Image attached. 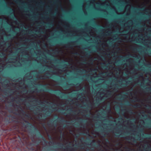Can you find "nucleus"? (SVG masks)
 Instances as JSON below:
<instances>
[{
	"instance_id": "f257e3e1",
	"label": "nucleus",
	"mask_w": 151,
	"mask_h": 151,
	"mask_svg": "<svg viewBox=\"0 0 151 151\" xmlns=\"http://www.w3.org/2000/svg\"><path fill=\"white\" fill-rule=\"evenodd\" d=\"M87 3L89 4V6L91 4H92L94 8L96 9L99 10V8H97L96 6V4L98 5H106L107 6H109L110 7L111 9L114 10L116 13L117 14H122L124 13L125 12H126V15L128 16L131 13V5L130 4L127 5L124 9V10L123 11L118 12L117 10L116 9L115 6H113L109 2L108 0H106L104 2H101L100 0H99L97 2H96L94 0L89 1Z\"/></svg>"
},
{
	"instance_id": "f03ea898",
	"label": "nucleus",
	"mask_w": 151,
	"mask_h": 151,
	"mask_svg": "<svg viewBox=\"0 0 151 151\" xmlns=\"http://www.w3.org/2000/svg\"><path fill=\"white\" fill-rule=\"evenodd\" d=\"M99 24L101 26L104 27H107L109 26L111 27V29L109 30V31H114L118 30L120 31V27L116 24H113L112 23L109 24L108 20L105 19H102L99 21Z\"/></svg>"
},
{
	"instance_id": "7ed1b4c3",
	"label": "nucleus",
	"mask_w": 151,
	"mask_h": 151,
	"mask_svg": "<svg viewBox=\"0 0 151 151\" xmlns=\"http://www.w3.org/2000/svg\"><path fill=\"white\" fill-rule=\"evenodd\" d=\"M90 29V31L89 32L87 31V32L89 34L86 33L82 31L81 30H75L73 31H71V32L74 36H83L84 34H86L88 36L90 35L91 36L94 37L95 34L94 32L93 31L94 29L91 27Z\"/></svg>"
},
{
	"instance_id": "20e7f679",
	"label": "nucleus",
	"mask_w": 151,
	"mask_h": 151,
	"mask_svg": "<svg viewBox=\"0 0 151 151\" xmlns=\"http://www.w3.org/2000/svg\"><path fill=\"white\" fill-rule=\"evenodd\" d=\"M62 53L63 55L62 56V58L63 60L65 59L66 61L71 63L72 65H73L74 64L75 61L73 58H71L70 56L68 51H67L65 52L64 51H63Z\"/></svg>"
},
{
	"instance_id": "39448f33",
	"label": "nucleus",
	"mask_w": 151,
	"mask_h": 151,
	"mask_svg": "<svg viewBox=\"0 0 151 151\" xmlns=\"http://www.w3.org/2000/svg\"><path fill=\"white\" fill-rule=\"evenodd\" d=\"M58 23L57 24V28L59 29L62 32H64L63 29L61 27L59 24V23L65 25L67 27H69V24L68 23H66L64 22L63 20L61 19H58Z\"/></svg>"
},
{
	"instance_id": "423d86ee",
	"label": "nucleus",
	"mask_w": 151,
	"mask_h": 151,
	"mask_svg": "<svg viewBox=\"0 0 151 151\" xmlns=\"http://www.w3.org/2000/svg\"><path fill=\"white\" fill-rule=\"evenodd\" d=\"M65 138H66V141L69 143H72L74 140L73 137L69 135V134L68 133H67Z\"/></svg>"
},
{
	"instance_id": "0eeeda50",
	"label": "nucleus",
	"mask_w": 151,
	"mask_h": 151,
	"mask_svg": "<svg viewBox=\"0 0 151 151\" xmlns=\"http://www.w3.org/2000/svg\"><path fill=\"white\" fill-rule=\"evenodd\" d=\"M3 18L6 20V22L8 24H9L11 26L13 27V23L14 22V21L12 19H9L8 17H4Z\"/></svg>"
},
{
	"instance_id": "6e6552de",
	"label": "nucleus",
	"mask_w": 151,
	"mask_h": 151,
	"mask_svg": "<svg viewBox=\"0 0 151 151\" xmlns=\"http://www.w3.org/2000/svg\"><path fill=\"white\" fill-rule=\"evenodd\" d=\"M64 5L67 9H68L70 6V4L68 0H63Z\"/></svg>"
},
{
	"instance_id": "1a4fd4ad",
	"label": "nucleus",
	"mask_w": 151,
	"mask_h": 151,
	"mask_svg": "<svg viewBox=\"0 0 151 151\" xmlns=\"http://www.w3.org/2000/svg\"><path fill=\"white\" fill-rule=\"evenodd\" d=\"M85 90L89 93H90V86L89 84L87 83L85 85Z\"/></svg>"
},
{
	"instance_id": "9d476101",
	"label": "nucleus",
	"mask_w": 151,
	"mask_h": 151,
	"mask_svg": "<svg viewBox=\"0 0 151 151\" xmlns=\"http://www.w3.org/2000/svg\"><path fill=\"white\" fill-rule=\"evenodd\" d=\"M87 3L84 2L82 6L83 10L85 14H86L87 13L86 10V7L87 5Z\"/></svg>"
},
{
	"instance_id": "9b49d317",
	"label": "nucleus",
	"mask_w": 151,
	"mask_h": 151,
	"mask_svg": "<svg viewBox=\"0 0 151 151\" xmlns=\"http://www.w3.org/2000/svg\"><path fill=\"white\" fill-rule=\"evenodd\" d=\"M75 60L76 61V62H78V58L77 57H75L74 58ZM78 62L75 64V69H78V68L80 67V66L78 65Z\"/></svg>"
},
{
	"instance_id": "f8f14e48",
	"label": "nucleus",
	"mask_w": 151,
	"mask_h": 151,
	"mask_svg": "<svg viewBox=\"0 0 151 151\" xmlns=\"http://www.w3.org/2000/svg\"><path fill=\"white\" fill-rule=\"evenodd\" d=\"M15 62L17 63V64H15V63H14V62H12L13 63H11V64L15 66H16V67L20 66L21 65V64L19 62V61H17V60H16Z\"/></svg>"
},
{
	"instance_id": "ddd939ff",
	"label": "nucleus",
	"mask_w": 151,
	"mask_h": 151,
	"mask_svg": "<svg viewBox=\"0 0 151 151\" xmlns=\"http://www.w3.org/2000/svg\"><path fill=\"white\" fill-rule=\"evenodd\" d=\"M2 60H0V68L1 70H2L4 69L5 67V65L4 64L2 63Z\"/></svg>"
},
{
	"instance_id": "4468645a",
	"label": "nucleus",
	"mask_w": 151,
	"mask_h": 151,
	"mask_svg": "<svg viewBox=\"0 0 151 151\" xmlns=\"http://www.w3.org/2000/svg\"><path fill=\"white\" fill-rule=\"evenodd\" d=\"M109 39H106L104 40V42L103 43V45L105 47H107L108 46V44L106 42L109 40Z\"/></svg>"
},
{
	"instance_id": "2eb2a0df",
	"label": "nucleus",
	"mask_w": 151,
	"mask_h": 151,
	"mask_svg": "<svg viewBox=\"0 0 151 151\" xmlns=\"http://www.w3.org/2000/svg\"><path fill=\"white\" fill-rule=\"evenodd\" d=\"M83 86V84L82 83L80 84L78 86V88L77 89V90H81Z\"/></svg>"
},
{
	"instance_id": "dca6fc26",
	"label": "nucleus",
	"mask_w": 151,
	"mask_h": 151,
	"mask_svg": "<svg viewBox=\"0 0 151 151\" xmlns=\"http://www.w3.org/2000/svg\"><path fill=\"white\" fill-rule=\"evenodd\" d=\"M5 1H6L7 3L10 4H12L13 3V2L12 0H4Z\"/></svg>"
},
{
	"instance_id": "f3484780",
	"label": "nucleus",
	"mask_w": 151,
	"mask_h": 151,
	"mask_svg": "<svg viewBox=\"0 0 151 151\" xmlns=\"http://www.w3.org/2000/svg\"><path fill=\"white\" fill-rule=\"evenodd\" d=\"M9 52L10 53H12L13 52V51L12 49H11L9 51Z\"/></svg>"
},
{
	"instance_id": "a211bd4d",
	"label": "nucleus",
	"mask_w": 151,
	"mask_h": 151,
	"mask_svg": "<svg viewBox=\"0 0 151 151\" xmlns=\"http://www.w3.org/2000/svg\"><path fill=\"white\" fill-rule=\"evenodd\" d=\"M125 116L126 118H129V116L128 115H125Z\"/></svg>"
},
{
	"instance_id": "6ab92c4d",
	"label": "nucleus",
	"mask_w": 151,
	"mask_h": 151,
	"mask_svg": "<svg viewBox=\"0 0 151 151\" xmlns=\"http://www.w3.org/2000/svg\"><path fill=\"white\" fill-rule=\"evenodd\" d=\"M9 48H10V47H8L7 48V49H6V52H7L8 51V50H9Z\"/></svg>"
},
{
	"instance_id": "aec40b11",
	"label": "nucleus",
	"mask_w": 151,
	"mask_h": 151,
	"mask_svg": "<svg viewBox=\"0 0 151 151\" xmlns=\"http://www.w3.org/2000/svg\"><path fill=\"white\" fill-rule=\"evenodd\" d=\"M47 31L49 32H50L51 31V30L50 29H48L47 30Z\"/></svg>"
},
{
	"instance_id": "412c9836",
	"label": "nucleus",
	"mask_w": 151,
	"mask_h": 151,
	"mask_svg": "<svg viewBox=\"0 0 151 151\" xmlns=\"http://www.w3.org/2000/svg\"><path fill=\"white\" fill-rule=\"evenodd\" d=\"M64 73V72L62 71H61V73Z\"/></svg>"
},
{
	"instance_id": "4be33fe9",
	"label": "nucleus",
	"mask_w": 151,
	"mask_h": 151,
	"mask_svg": "<svg viewBox=\"0 0 151 151\" xmlns=\"http://www.w3.org/2000/svg\"><path fill=\"white\" fill-rule=\"evenodd\" d=\"M144 40L143 38H141V40Z\"/></svg>"
},
{
	"instance_id": "5701e85b",
	"label": "nucleus",
	"mask_w": 151,
	"mask_h": 151,
	"mask_svg": "<svg viewBox=\"0 0 151 151\" xmlns=\"http://www.w3.org/2000/svg\"><path fill=\"white\" fill-rule=\"evenodd\" d=\"M77 52H76L74 53V54H77Z\"/></svg>"
},
{
	"instance_id": "b1692460",
	"label": "nucleus",
	"mask_w": 151,
	"mask_h": 151,
	"mask_svg": "<svg viewBox=\"0 0 151 151\" xmlns=\"http://www.w3.org/2000/svg\"><path fill=\"white\" fill-rule=\"evenodd\" d=\"M60 1V4H61V1Z\"/></svg>"
},
{
	"instance_id": "393cba45",
	"label": "nucleus",
	"mask_w": 151,
	"mask_h": 151,
	"mask_svg": "<svg viewBox=\"0 0 151 151\" xmlns=\"http://www.w3.org/2000/svg\"><path fill=\"white\" fill-rule=\"evenodd\" d=\"M14 22H17V21H14Z\"/></svg>"
},
{
	"instance_id": "a878e982",
	"label": "nucleus",
	"mask_w": 151,
	"mask_h": 151,
	"mask_svg": "<svg viewBox=\"0 0 151 151\" xmlns=\"http://www.w3.org/2000/svg\"><path fill=\"white\" fill-rule=\"evenodd\" d=\"M35 60H37V59H35Z\"/></svg>"
},
{
	"instance_id": "bb28decb",
	"label": "nucleus",
	"mask_w": 151,
	"mask_h": 151,
	"mask_svg": "<svg viewBox=\"0 0 151 151\" xmlns=\"http://www.w3.org/2000/svg\"><path fill=\"white\" fill-rule=\"evenodd\" d=\"M46 102V103H48V102H47H47Z\"/></svg>"
},
{
	"instance_id": "cd10ccee",
	"label": "nucleus",
	"mask_w": 151,
	"mask_h": 151,
	"mask_svg": "<svg viewBox=\"0 0 151 151\" xmlns=\"http://www.w3.org/2000/svg\"><path fill=\"white\" fill-rule=\"evenodd\" d=\"M71 53V54H73V52H72Z\"/></svg>"
},
{
	"instance_id": "c85d7f7f",
	"label": "nucleus",
	"mask_w": 151,
	"mask_h": 151,
	"mask_svg": "<svg viewBox=\"0 0 151 151\" xmlns=\"http://www.w3.org/2000/svg\"><path fill=\"white\" fill-rule=\"evenodd\" d=\"M129 38H130V37H129Z\"/></svg>"
},
{
	"instance_id": "c756f323",
	"label": "nucleus",
	"mask_w": 151,
	"mask_h": 151,
	"mask_svg": "<svg viewBox=\"0 0 151 151\" xmlns=\"http://www.w3.org/2000/svg\"><path fill=\"white\" fill-rule=\"evenodd\" d=\"M64 109H63V110H64Z\"/></svg>"
}]
</instances>
